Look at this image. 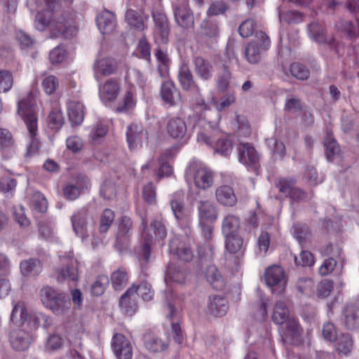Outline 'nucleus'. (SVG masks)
<instances>
[{
	"mask_svg": "<svg viewBox=\"0 0 359 359\" xmlns=\"http://www.w3.org/2000/svg\"><path fill=\"white\" fill-rule=\"evenodd\" d=\"M46 8L37 13L35 19V27L44 31L48 27L52 37H61L71 39L77 36L79 27L76 15L72 12H61L56 10L57 4L64 2L70 4L73 0H45Z\"/></svg>",
	"mask_w": 359,
	"mask_h": 359,
	"instance_id": "1",
	"label": "nucleus"
},
{
	"mask_svg": "<svg viewBox=\"0 0 359 359\" xmlns=\"http://www.w3.org/2000/svg\"><path fill=\"white\" fill-rule=\"evenodd\" d=\"M17 112L24 121L31 138V142L27 146V154L32 156L39 151V142L36 139L38 132V117L34 95L29 91L27 96L18 102Z\"/></svg>",
	"mask_w": 359,
	"mask_h": 359,
	"instance_id": "2",
	"label": "nucleus"
},
{
	"mask_svg": "<svg viewBox=\"0 0 359 359\" xmlns=\"http://www.w3.org/2000/svg\"><path fill=\"white\" fill-rule=\"evenodd\" d=\"M125 84L126 89L115 109L116 113L126 114L135 109L137 104L135 86L144 88L146 84V79L139 70L129 68L125 76Z\"/></svg>",
	"mask_w": 359,
	"mask_h": 359,
	"instance_id": "3",
	"label": "nucleus"
},
{
	"mask_svg": "<svg viewBox=\"0 0 359 359\" xmlns=\"http://www.w3.org/2000/svg\"><path fill=\"white\" fill-rule=\"evenodd\" d=\"M39 295L43 305L56 315H63L70 309L71 301L69 297L52 287H42Z\"/></svg>",
	"mask_w": 359,
	"mask_h": 359,
	"instance_id": "4",
	"label": "nucleus"
},
{
	"mask_svg": "<svg viewBox=\"0 0 359 359\" xmlns=\"http://www.w3.org/2000/svg\"><path fill=\"white\" fill-rule=\"evenodd\" d=\"M61 266L55 270L58 282H72L74 285L79 279V262L74 257L73 252L60 256Z\"/></svg>",
	"mask_w": 359,
	"mask_h": 359,
	"instance_id": "5",
	"label": "nucleus"
},
{
	"mask_svg": "<svg viewBox=\"0 0 359 359\" xmlns=\"http://www.w3.org/2000/svg\"><path fill=\"white\" fill-rule=\"evenodd\" d=\"M213 134L207 131H201L197 135V140L212 147L215 152L221 155L229 156L233 149L232 142L226 137L219 134L217 130H212Z\"/></svg>",
	"mask_w": 359,
	"mask_h": 359,
	"instance_id": "6",
	"label": "nucleus"
},
{
	"mask_svg": "<svg viewBox=\"0 0 359 359\" xmlns=\"http://www.w3.org/2000/svg\"><path fill=\"white\" fill-rule=\"evenodd\" d=\"M156 1L158 4V7L151 11V17L154 23V36L156 41L167 43L170 30L169 22L161 6L160 0Z\"/></svg>",
	"mask_w": 359,
	"mask_h": 359,
	"instance_id": "7",
	"label": "nucleus"
},
{
	"mask_svg": "<svg viewBox=\"0 0 359 359\" xmlns=\"http://www.w3.org/2000/svg\"><path fill=\"white\" fill-rule=\"evenodd\" d=\"M13 308L11 315V320L13 323L20 327H24L26 323L28 326L32 324V327L36 329L39 326L40 318H46V316L40 314L39 316H29L27 313L25 304L22 301H19L17 303L13 302Z\"/></svg>",
	"mask_w": 359,
	"mask_h": 359,
	"instance_id": "8",
	"label": "nucleus"
},
{
	"mask_svg": "<svg viewBox=\"0 0 359 359\" xmlns=\"http://www.w3.org/2000/svg\"><path fill=\"white\" fill-rule=\"evenodd\" d=\"M309 37L319 44H326L337 54L339 53L342 44L336 41L333 36H327L325 26L323 22H314L308 26Z\"/></svg>",
	"mask_w": 359,
	"mask_h": 359,
	"instance_id": "9",
	"label": "nucleus"
},
{
	"mask_svg": "<svg viewBox=\"0 0 359 359\" xmlns=\"http://www.w3.org/2000/svg\"><path fill=\"white\" fill-rule=\"evenodd\" d=\"M271 46L269 37L263 32L257 33L256 40L250 42L245 48V56L250 64H257L261 58V52Z\"/></svg>",
	"mask_w": 359,
	"mask_h": 359,
	"instance_id": "10",
	"label": "nucleus"
},
{
	"mask_svg": "<svg viewBox=\"0 0 359 359\" xmlns=\"http://www.w3.org/2000/svg\"><path fill=\"white\" fill-rule=\"evenodd\" d=\"M279 329L281 340L285 344L299 345L302 341L303 327L299 320L291 317Z\"/></svg>",
	"mask_w": 359,
	"mask_h": 359,
	"instance_id": "11",
	"label": "nucleus"
},
{
	"mask_svg": "<svg viewBox=\"0 0 359 359\" xmlns=\"http://www.w3.org/2000/svg\"><path fill=\"white\" fill-rule=\"evenodd\" d=\"M188 172L193 177L195 186L199 189L207 190L214 184L213 172L203 165H191Z\"/></svg>",
	"mask_w": 359,
	"mask_h": 359,
	"instance_id": "12",
	"label": "nucleus"
},
{
	"mask_svg": "<svg viewBox=\"0 0 359 359\" xmlns=\"http://www.w3.org/2000/svg\"><path fill=\"white\" fill-rule=\"evenodd\" d=\"M74 181V183H66L62 189L64 196L69 201L77 199L82 191L90 187V179L84 174L76 175Z\"/></svg>",
	"mask_w": 359,
	"mask_h": 359,
	"instance_id": "13",
	"label": "nucleus"
},
{
	"mask_svg": "<svg viewBox=\"0 0 359 359\" xmlns=\"http://www.w3.org/2000/svg\"><path fill=\"white\" fill-rule=\"evenodd\" d=\"M118 63L112 57L99 56L93 64L94 77L100 80L102 77H107L117 74Z\"/></svg>",
	"mask_w": 359,
	"mask_h": 359,
	"instance_id": "14",
	"label": "nucleus"
},
{
	"mask_svg": "<svg viewBox=\"0 0 359 359\" xmlns=\"http://www.w3.org/2000/svg\"><path fill=\"white\" fill-rule=\"evenodd\" d=\"M160 96L163 105L167 107H173L182 102L181 92L171 79H165L161 86Z\"/></svg>",
	"mask_w": 359,
	"mask_h": 359,
	"instance_id": "15",
	"label": "nucleus"
},
{
	"mask_svg": "<svg viewBox=\"0 0 359 359\" xmlns=\"http://www.w3.org/2000/svg\"><path fill=\"white\" fill-rule=\"evenodd\" d=\"M147 224V219L145 217H142L141 227L142 229V237L143 243L137 248L136 254L142 267L143 264H147L149 262L151 245L154 241L153 236L149 233Z\"/></svg>",
	"mask_w": 359,
	"mask_h": 359,
	"instance_id": "16",
	"label": "nucleus"
},
{
	"mask_svg": "<svg viewBox=\"0 0 359 359\" xmlns=\"http://www.w3.org/2000/svg\"><path fill=\"white\" fill-rule=\"evenodd\" d=\"M170 204L178 224L182 228L189 227L191 222V216L190 212L184 206L183 197H181L180 194H175Z\"/></svg>",
	"mask_w": 359,
	"mask_h": 359,
	"instance_id": "17",
	"label": "nucleus"
},
{
	"mask_svg": "<svg viewBox=\"0 0 359 359\" xmlns=\"http://www.w3.org/2000/svg\"><path fill=\"white\" fill-rule=\"evenodd\" d=\"M111 348L117 359H132V344L123 334L116 333L113 335Z\"/></svg>",
	"mask_w": 359,
	"mask_h": 359,
	"instance_id": "18",
	"label": "nucleus"
},
{
	"mask_svg": "<svg viewBox=\"0 0 359 359\" xmlns=\"http://www.w3.org/2000/svg\"><path fill=\"white\" fill-rule=\"evenodd\" d=\"M174 16L176 23L183 29L193 28L194 18L189 7L188 0H183L174 8Z\"/></svg>",
	"mask_w": 359,
	"mask_h": 359,
	"instance_id": "19",
	"label": "nucleus"
},
{
	"mask_svg": "<svg viewBox=\"0 0 359 359\" xmlns=\"http://www.w3.org/2000/svg\"><path fill=\"white\" fill-rule=\"evenodd\" d=\"M9 338L13 348L19 351L28 349L34 340L32 332L24 328L12 330Z\"/></svg>",
	"mask_w": 359,
	"mask_h": 359,
	"instance_id": "20",
	"label": "nucleus"
},
{
	"mask_svg": "<svg viewBox=\"0 0 359 359\" xmlns=\"http://www.w3.org/2000/svg\"><path fill=\"white\" fill-rule=\"evenodd\" d=\"M238 161L250 168H256L259 162L257 150L250 143H240L236 147Z\"/></svg>",
	"mask_w": 359,
	"mask_h": 359,
	"instance_id": "21",
	"label": "nucleus"
},
{
	"mask_svg": "<svg viewBox=\"0 0 359 359\" xmlns=\"http://www.w3.org/2000/svg\"><path fill=\"white\" fill-rule=\"evenodd\" d=\"M121 91V84L116 79L111 78L99 86V97L104 103L114 102Z\"/></svg>",
	"mask_w": 359,
	"mask_h": 359,
	"instance_id": "22",
	"label": "nucleus"
},
{
	"mask_svg": "<svg viewBox=\"0 0 359 359\" xmlns=\"http://www.w3.org/2000/svg\"><path fill=\"white\" fill-rule=\"evenodd\" d=\"M341 325L348 330H354L359 327V307L347 304L344 306L340 316Z\"/></svg>",
	"mask_w": 359,
	"mask_h": 359,
	"instance_id": "23",
	"label": "nucleus"
},
{
	"mask_svg": "<svg viewBox=\"0 0 359 359\" xmlns=\"http://www.w3.org/2000/svg\"><path fill=\"white\" fill-rule=\"evenodd\" d=\"M177 80L181 88L185 91L198 93L201 90L191 69L187 64H183L180 67L177 73Z\"/></svg>",
	"mask_w": 359,
	"mask_h": 359,
	"instance_id": "24",
	"label": "nucleus"
},
{
	"mask_svg": "<svg viewBox=\"0 0 359 359\" xmlns=\"http://www.w3.org/2000/svg\"><path fill=\"white\" fill-rule=\"evenodd\" d=\"M17 144L13 134L8 129L0 128V152L5 158L15 154Z\"/></svg>",
	"mask_w": 359,
	"mask_h": 359,
	"instance_id": "25",
	"label": "nucleus"
},
{
	"mask_svg": "<svg viewBox=\"0 0 359 359\" xmlns=\"http://www.w3.org/2000/svg\"><path fill=\"white\" fill-rule=\"evenodd\" d=\"M96 22L103 35L112 33L117 25L115 14L108 10H104L97 15Z\"/></svg>",
	"mask_w": 359,
	"mask_h": 359,
	"instance_id": "26",
	"label": "nucleus"
},
{
	"mask_svg": "<svg viewBox=\"0 0 359 359\" xmlns=\"http://www.w3.org/2000/svg\"><path fill=\"white\" fill-rule=\"evenodd\" d=\"M229 309V302L224 296L212 295L209 297L207 306L208 313L215 317L226 315Z\"/></svg>",
	"mask_w": 359,
	"mask_h": 359,
	"instance_id": "27",
	"label": "nucleus"
},
{
	"mask_svg": "<svg viewBox=\"0 0 359 359\" xmlns=\"http://www.w3.org/2000/svg\"><path fill=\"white\" fill-rule=\"evenodd\" d=\"M125 18L130 27L141 32L147 29L149 16L144 14V10L141 9L137 12L133 9H128Z\"/></svg>",
	"mask_w": 359,
	"mask_h": 359,
	"instance_id": "28",
	"label": "nucleus"
},
{
	"mask_svg": "<svg viewBox=\"0 0 359 359\" xmlns=\"http://www.w3.org/2000/svg\"><path fill=\"white\" fill-rule=\"evenodd\" d=\"M170 252L184 262H190L194 257L191 248L178 238H172L169 244Z\"/></svg>",
	"mask_w": 359,
	"mask_h": 359,
	"instance_id": "29",
	"label": "nucleus"
},
{
	"mask_svg": "<svg viewBox=\"0 0 359 359\" xmlns=\"http://www.w3.org/2000/svg\"><path fill=\"white\" fill-rule=\"evenodd\" d=\"M215 198L219 204L225 207H233L238 202L233 188L229 185H221L215 189Z\"/></svg>",
	"mask_w": 359,
	"mask_h": 359,
	"instance_id": "30",
	"label": "nucleus"
},
{
	"mask_svg": "<svg viewBox=\"0 0 359 359\" xmlns=\"http://www.w3.org/2000/svg\"><path fill=\"white\" fill-rule=\"evenodd\" d=\"M187 130V124L180 117H172L167 122L166 132L172 139L181 140L184 138Z\"/></svg>",
	"mask_w": 359,
	"mask_h": 359,
	"instance_id": "31",
	"label": "nucleus"
},
{
	"mask_svg": "<svg viewBox=\"0 0 359 359\" xmlns=\"http://www.w3.org/2000/svg\"><path fill=\"white\" fill-rule=\"evenodd\" d=\"M168 309L170 313L168 316V318L170 320L173 339L176 343L181 344L184 339L183 332L181 327V317L177 313L175 306L171 304H168Z\"/></svg>",
	"mask_w": 359,
	"mask_h": 359,
	"instance_id": "32",
	"label": "nucleus"
},
{
	"mask_svg": "<svg viewBox=\"0 0 359 359\" xmlns=\"http://www.w3.org/2000/svg\"><path fill=\"white\" fill-rule=\"evenodd\" d=\"M133 233V221L128 216L121 217L116 236V245H123L128 243Z\"/></svg>",
	"mask_w": 359,
	"mask_h": 359,
	"instance_id": "33",
	"label": "nucleus"
},
{
	"mask_svg": "<svg viewBox=\"0 0 359 359\" xmlns=\"http://www.w3.org/2000/svg\"><path fill=\"white\" fill-rule=\"evenodd\" d=\"M65 123V118L58 102L51 103V110L47 117V124L52 130H60Z\"/></svg>",
	"mask_w": 359,
	"mask_h": 359,
	"instance_id": "34",
	"label": "nucleus"
},
{
	"mask_svg": "<svg viewBox=\"0 0 359 359\" xmlns=\"http://www.w3.org/2000/svg\"><path fill=\"white\" fill-rule=\"evenodd\" d=\"M143 340L146 349L151 353L162 352L167 349L168 346L167 341L153 333H146L144 335Z\"/></svg>",
	"mask_w": 359,
	"mask_h": 359,
	"instance_id": "35",
	"label": "nucleus"
},
{
	"mask_svg": "<svg viewBox=\"0 0 359 359\" xmlns=\"http://www.w3.org/2000/svg\"><path fill=\"white\" fill-rule=\"evenodd\" d=\"M67 114L71 123L74 125H80L84 118V106L79 102L69 100L67 104Z\"/></svg>",
	"mask_w": 359,
	"mask_h": 359,
	"instance_id": "36",
	"label": "nucleus"
},
{
	"mask_svg": "<svg viewBox=\"0 0 359 359\" xmlns=\"http://www.w3.org/2000/svg\"><path fill=\"white\" fill-rule=\"evenodd\" d=\"M144 135L142 128L137 124L131 123L128 126L126 138L130 150H134L141 145Z\"/></svg>",
	"mask_w": 359,
	"mask_h": 359,
	"instance_id": "37",
	"label": "nucleus"
},
{
	"mask_svg": "<svg viewBox=\"0 0 359 359\" xmlns=\"http://www.w3.org/2000/svg\"><path fill=\"white\" fill-rule=\"evenodd\" d=\"M194 71L202 80L208 81L212 77V66L209 61L201 56L194 57L193 60Z\"/></svg>",
	"mask_w": 359,
	"mask_h": 359,
	"instance_id": "38",
	"label": "nucleus"
},
{
	"mask_svg": "<svg viewBox=\"0 0 359 359\" xmlns=\"http://www.w3.org/2000/svg\"><path fill=\"white\" fill-rule=\"evenodd\" d=\"M87 217L88 214L85 210L78 211L71 217L74 231L77 236L82 238L87 235Z\"/></svg>",
	"mask_w": 359,
	"mask_h": 359,
	"instance_id": "39",
	"label": "nucleus"
},
{
	"mask_svg": "<svg viewBox=\"0 0 359 359\" xmlns=\"http://www.w3.org/2000/svg\"><path fill=\"white\" fill-rule=\"evenodd\" d=\"M20 269L25 276H37L42 271L43 266L39 259L29 258L20 263Z\"/></svg>",
	"mask_w": 359,
	"mask_h": 359,
	"instance_id": "40",
	"label": "nucleus"
},
{
	"mask_svg": "<svg viewBox=\"0 0 359 359\" xmlns=\"http://www.w3.org/2000/svg\"><path fill=\"white\" fill-rule=\"evenodd\" d=\"M136 293L137 290H135V285H133L126 291L119 300V306L125 310L126 313L130 315L133 314L137 309V304L134 298Z\"/></svg>",
	"mask_w": 359,
	"mask_h": 359,
	"instance_id": "41",
	"label": "nucleus"
},
{
	"mask_svg": "<svg viewBox=\"0 0 359 359\" xmlns=\"http://www.w3.org/2000/svg\"><path fill=\"white\" fill-rule=\"evenodd\" d=\"M240 218L232 214L227 215L222 221V231L226 236L239 235Z\"/></svg>",
	"mask_w": 359,
	"mask_h": 359,
	"instance_id": "42",
	"label": "nucleus"
},
{
	"mask_svg": "<svg viewBox=\"0 0 359 359\" xmlns=\"http://www.w3.org/2000/svg\"><path fill=\"white\" fill-rule=\"evenodd\" d=\"M336 27L350 39H355L359 36V18H356L354 22L341 20L337 22Z\"/></svg>",
	"mask_w": 359,
	"mask_h": 359,
	"instance_id": "43",
	"label": "nucleus"
},
{
	"mask_svg": "<svg viewBox=\"0 0 359 359\" xmlns=\"http://www.w3.org/2000/svg\"><path fill=\"white\" fill-rule=\"evenodd\" d=\"M335 351L344 355H348L353 348V339L348 333H342L333 341Z\"/></svg>",
	"mask_w": 359,
	"mask_h": 359,
	"instance_id": "44",
	"label": "nucleus"
},
{
	"mask_svg": "<svg viewBox=\"0 0 359 359\" xmlns=\"http://www.w3.org/2000/svg\"><path fill=\"white\" fill-rule=\"evenodd\" d=\"M290 311L285 303L283 301L276 302L271 316L272 321L279 325H283L290 318Z\"/></svg>",
	"mask_w": 359,
	"mask_h": 359,
	"instance_id": "45",
	"label": "nucleus"
},
{
	"mask_svg": "<svg viewBox=\"0 0 359 359\" xmlns=\"http://www.w3.org/2000/svg\"><path fill=\"white\" fill-rule=\"evenodd\" d=\"M205 277L208 282L216 290H222L224 287V280L215 266H209L205 271Z\"/></svg>",
	"mask_w": 359,
	"mask_h": 359,
	"instance_id": "46",
	"label": "nucleus"
},
{
	"mask_svg": "<svg viewBox=\"0 0 359 359\" xmlns=\"http://www.w3.org/2000/svg\"><path fill=\"white\" fill-rule=\"evenodd\" d=\"M284 278V270L279 266H270L266 270L265 280L269 286L278 285L283 280Z\"/></svg>",
	"mask_w": 359,
	"mask_h": 359,
	"instance_id": "47",
	"label": "nucleus"
},
{
	"mask_svg": "<svg viewBox=\"0 0 359 359\" xmlns=\"http://www.w3.org/2000/svg\"><path fill=\"white\" fill-rule=\"evenodd\" d=\"M199 221L214 222L217 219L215 208L209 201H201L198 207Z\"/></svg>",
	"mask_w": 359,
	"mask_h": 359,
	"instance_id": "48",
	"label": "nucleus"
},
{
	"mask_svg": "<svg viewBox=\"0 0 359 359\" xmlns=\"http://www.w3.org/2000/svg\"><path fill=\"white\" fill-rule=\"evenodd\" d=\"M325 148V156L328 161H332L334 156L339 153V145L334 139L333 134L330 131H327L324 141Z\"/></svg>",
	"mask_w": 359,
	"mask_h": 359,
	"instance_id": "49",
	"label": "nucleus"
},
{
	"mask_svg": "<svg viewBox=\"0 0 359 359\" xmlns=\"http://www.w3.org/2000/svg\"><path fill=\"white\" fill-rule=\"evenodd\" d=\"M201 35L212 39H216L219 36V27L216 21L205 19L201 25Z\"/></svg>",
	"mask_w": 359,
	"mask_h": 359,
	"instance_id": "50",
	"label": "nucleus"
},
{
	"mask_svg": "<svg viewBox=\"0 0 359 359\" xmlns=\"http://www.w3.org/2000/svg\"><path fill=\"white\" fill-rule=\"evenodd\" d=\"M128 280V273L124 268H119L111 275V285L115 290H122Z\"/></svg>",
	"mask_w": 359,
	"mask_h": 359,
	"instance_id": "51",
	"label": "nucleus"
},
{
	"mask_svg": "<svg viewBox=\"0 0 359 359\" xmlns=\"http://www.w3.org/2000/svg\"><path fill=\"white\" fill-rule=\"evenodd\" d=\"M166 278L175 283L182 284L185 282L187 272L175 264H169L166 270Z\"/></svg>",
	"mask_w": 359,
	"mask_h": 359,
	"instance_id": "52",
	"label": "nucleus"
},
{
	"mask_svg": "<svg viewBox=\"0 0 359 359\" xmlns=\"http://www.w3.org/2000/svg\"><path fill=\"white\" fill-rule=\"evenodd\" d=\"M225 248L230 254L238 252L243 245V239L240 235L226 236Z\"/></svg>",
	"mask_w": 359,
	"mask_h": 359,
	"instance_id": "53",
	"label": "nucleus"
},
{
	"mask_svg": "<svg viewBox=\"0 0 359 359\" xmlns=\"http://www.w3.org/2000/svg\"><path fill=\"white\" fill-rule=\"evenodd\" d=\"M109 280L108 276L105 275L98 276L95 281L90 286V294L95 297L102 295L109 285Z\"/></svg>",
	"mask_w": 359,
	"mask_h": 359,
	"instance_id": "54",
	"label": "nucleus"
},
{
	"mask_svg": "<svg viewBox=\"0 0 359 359\" xmlns=\"http://www.w3.org/2000/svg\"><path fill=\"white\" fill-rule=\"evenodd\" d=\"M296 184V180L291 177H281L276 179L275 182L276 187L278 189L279 192L287 195L290 194L291 190Z\"/></svg>",
	"mask_w": 359,
	"mask_h": 359,
	"instance_id": "55",
	"label": "nucleus"
},
{
	"mask_svg": "<svg viewBox=\"0 0 359 359\" xmlns=\"http://www.w3.org/2000/svg\"><path fill=\"white\" fill-rule=\"evenodd\" d=\"M13 82V76L10 71L0 69V93L8 92L12 88Z\"/></svg>",
	"mask_w": 359,
	"mask_h": 359,
	"instance_id": "56",
	"label": "nucleus"
},
{
	"mask_svg": "<svg viewBox=\"0 0 359 359\" xmlns=\"http://www.w3.org/2000/svg\"><path fill=\"white\" fill-rule=\"evenodd\" d=\"M314 281L310 278H300L297 280L296 287L297 290L305 295H311L313 293Z\"/></svg>",
	"mask_w": 359,
	"mask_h": 359,
	"instance_id": "57",
	"label": "nucleus"
},
{
	"mask_svg": "<svg viewBox=\"0 0 359 359\" xmlns=\"http://www.w3.org/2000/svg\"><path fill=\"white\" fill-rule=\"evenodd\" d=\"M115 215L110 209H105L101 215L99 230L101 233H106L114 220Z\"/></svg>",
	"mask_w": 359,
	"mask_h": 359,
	"instance_id": "58",
	"label": "nucleus"
},
{
	"mask_svg": "<svg viewBox=\"0 0 359 359\" xmlns=\"http://www.w3.org/2000/svg\"><path fill=\"white\" fill-rule=\"evenodd\" d=\"M67 52L63 44H60L52 50L49 53V59L52 64L62 62L67 57Z\"/></svg>",
	"mask_w": 359,
	"mask_h": 359,
	"instance_id": "59",
	"label": "nucleus"
},
{
	"mask_svg": "<svg viewBox=\"0 0 359 359\" xmlns=\"http://www.w3.org/2000/svg\"><path fill=\"white\" fill-rule=\"evenodd\" d=\"M291 74L297 79L306 80L309 77V70L303 65L295 62L290 65Z\"/></svg>",
	"mask_w": 359,
	"mask_h": 359,
	"instance_id": "60",
	"label": "nucleus"
},
{
	"mask_svg": "<svg viewBox=\"0 0 359 359\" xmlns=\"http://www.w3.org/2000/svg\"><path fill=\"white\" fill-rule=\"evenodd\" d=\"M257 24L253 19H247L238 27V33L243 38L252 36L256 29Z\"/></svg>",
	"mask_w": 359,
	"mask_h": 359,
	"instance_id": "61",
	"label": "nucleus"
},
{
	"mask_svg": "<svg viewBox=\"0 0 359 359\" xmlns=\"http://www.w3.org/2000/svg\"><path fill=\"white\" fill-rule=\"evenodd\" d=\"M142 198L144 201L149 205L156 203V187L152 182H149L143 187Z\"/></svg>",
	"mask_w": 359,
	"mask_h": 359,
	"instance_id": "62",
	"label": "nucleus"
},
{
	"mask_svg": "<svg viewBox=\"0 0 359 359\" xmlns=\"http://www.w3.org/2000/svg\"><path fill=\"white\" fill-rule=\"evenodd\" d=\"M296 265L301 266H311L314 264L313 255L307 250H302L299 257H294Z\"/></svg>",
	"mask_w": 359,
	"mask_h": 359,
	"instance_id": "63",
	"label": "nucleus"
},
{
	"mask_svg": "<svg viewBox=\"0 0 359 359\" xmlns=\"http://www.w3.org/2000/svg\"><path fill=\"white\" fill-rule=\"evenodd\" d=\"M64 340L57 334H53L47 339L45 348L47 351H55L62 348Z\"/></svg>",
	"mask_w": 359,
	"mask_h": 359,
	"instance_id": "64",
	"label": "nucleus"
}]
</instances>
